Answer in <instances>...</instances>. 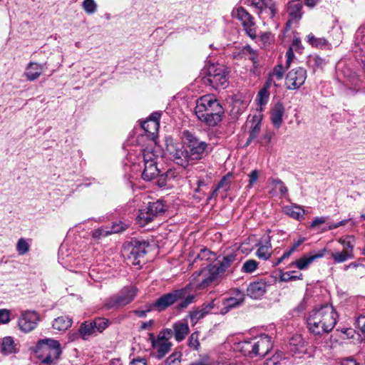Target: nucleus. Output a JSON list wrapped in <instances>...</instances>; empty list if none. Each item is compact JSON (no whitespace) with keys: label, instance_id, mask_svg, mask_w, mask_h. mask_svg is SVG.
<instances>
[{"label":"nucleus","instance_id":"obj_60","mask_svg":"<svg viewBox=\"0 0 365 365\" xmlns=\"http://www.w3.org/2000/svg\"><path fill=\"white\" fill-rule=\"evenodd\" d=\"M259 178V171L257 170H252L249 175L248 187H252Z\"/></svg>","mask_w":365,"mask_h":365},{"label":"nucleus","instance_id":"obj_31","mask_svg":"<svg viewBox=\"0 0 365 365\" xmlns=\"http://www.w3.org/2000/svg\"><path fill=\"white\" fill-rule=\"evenodd\" d=\"M271 242L269 236H267V240L265 242V245H260L257 250L256 255L259 259L264 260L268 259L271 256L270 252Z\"/></svg>","mask_w":365,"mask_h":365},{"label":"nucleus","instance_id":"obj_47","mask_svg":"<svg viewBox=\"0 0 365 365\" xmlns=\"http://www.w3.org/2000/svg\"><path fill=\"white\" fill-rule=\"evenodd\" d=\"M181 356V353L174 352L167 358L163 364H161L160 365H180Z\"/></svg>","mask_w":365,"mask_h":365},{"label":"nucleus","instance_id":"obj_56","mask_svg":"<svg viewBox=\"0 0 365 365\" xmlns=\"http://www.w3.org/2000/svg\"><path fill=\"white\" fill-rule=\"evenodd\" d=\"M305 241L304 237H300L297 241L294 242L292 245L285 251V252L288 255L289 257L292 255V254L295 252L297 247L301 245Z\"/></svg>","mask_w":365,"mask_h":365},{"label":"nucleus","instance_id":"obj_19","mask_svg":"<svg viewBox=\"0 0 365 365\" xmlns=\"http://www.w3.org/2000/svg\"><path fill=\"white\" fill-rule=\"evenodd\" d=\"M255 340L257 356H264L272 348V338L267 334H262L255 338Z\"/></svg>","mask_w":365,"mask_h":365},{"label":"nucleus","instance_id":"obj_62","mask_svg":"<svg viewBox=\"0 0 365 365\" xmlns=\"http://www.w3.org/2000/svg\"><path fill=\"white\" fill-rule=\"evenodd\" d=\"M287 61H286V67L288 68L290 66L292 61L294 57L293 47H289L286 53Z\"/></svg>","mask_w":365,"mask_h":365},{"label":"nucleus","instance_id":"obj_42","mask_svg":"<svg viewBox=\"0 0 365 365\" xmlns=\"http://www.w3.org/2000/svg\"><path fill=\"white\" fill-rule=\"evenodd\" d=\"M308 42L314 47L322 48L327 45L328 42L324 38H317L312 34L307 36Z\"/></svg>","mask_w":365,"mask_h":365},{"label":"nucleus","instance_id":"obj_39","mask_svg":"<svg viewBox=\"0 0 365 365\" xmlns=\"http://www.w3.org/2000/svg\"><path fill=\"white\" fill-rule=\"evenodd\" d=\"M269 92L266 91V88H261L257 93V104L260 106V110H263L264 106L269 101Z\"/></svg>","mask_w":365,"mask_h":365},{"label":"nucleus","instance_id":"obj_22","mask_svg":"<svg viewBox=\"0 0 365 365\" xmlns=\"http://www.w3.org/2000/svg\"><path fill=\"white\" fill-rule=\"evenodd\" d=\"M46 68V63H38L36 62H30L26 67L24 75L28 81H34L36 80Z\"/></svg>","mask_w":365,"mask_h":365},{"label":"nucleus","instance_id":"obj_15","mask_svg":"<svg viewBox=\"0 0 365 365\" xmlns=\"http://www.w3.org/2000/svg\"><path fill=\"white\" fill-rule=\"evenodd\" d=\"M39 321V316L35 311H25L19 319V326L21 331L28 333L34 330Z\"/></svg>","mask_w":365,"mask_h":365},{"label":"nucleus","instance_id":"obj_61","mask_svg":"<svg viewBox=\"0 0 365 365\" xmlns=\"http://www.w3.org/2000/svg\"><path fill=\"white\" fill-rule=\"evenodd\" d=\"M264 365H282L281 358L279 355H274L272 357L267 359Z\"/></svg>","mask_w":365,"mask_h":365},{"label":"nucleus","instance_id":"obj_7","mask_svg":"<svg viewBox=\"0 0 365 365\" xmlns=\"http://www.w3.org/2000/svg\"><path fill=\"white\" fill-rule=\"evenodd\" d=\"M168 209V205L162 200L150 202L148 205L139 210L137 217L138 223L145 226L158 216L163 215Z\"/></svg>","mask_w":365,"mask_h":365},{"label":"nucleus","instance_id":"obj_5","mask_svg":"<svg viewBox=\"0 0 365 365\" xmlns=\"http://www.w3.org/2000/svg\"><path fill=\"white\" fill-rule=\"evenodd\" d=\"M228 73L227 68L223 65L211 64L202 71L201 75L204 76L202 81L204 84L215 90L225 89L229 84Z\"/></svg>","mask_w":365,"mask_h":365},{"label":"nucleus","instance_id":"obj_57","mask_svg":"<svg viewBox=\"0 0 365 365\" xmlns=\"http://www.w3.org/2000/svg\"><path fill=\"white\" fill-rule=\"evenodd\" d=\"M228 175L223 176L222 179L220 180L218 184L216 185L217 189H224L225 190H227L230 187V182L228 180Z\"/></svg>","mask_w":365,"mask_h":365},{"label":"nucleus","instance_id":"obj_29","mask_svg":"<svg viewBox=\"0 0 365 365\" xmlns=\"http://www.w3.org/2000/svg\"><path fill=\"white\" fill-rule=\"evenodd\" d=\"M79 329L81 339L83 340H88L91 336L97 335L91 320L83 322L80 325Z\"/></svg>","mask_w":365,"mask_h":365},{"label":"nucleus","instance_id":"obj_26","mask_svg":"<svg viewBox=\"0 0 365 365\" xmlns=\"http://www.w3.org/2000/svg\"><path fill=\"white\" fill-rule=\"evenodd\" d=\"M284 113V107L282 103L275 104L271 111V121L274 127L279 128L282 123V116Z\"/></svg>","mask_w":365,"mask_h":365},{"label":"nucleus","instance_id":"obj_10","mask_svg":"<svg viewBox=\"0 0 365 365\" xmlns=\"http://www.w3.org/2000/svg\"><path fill=\"white\" fill-rule=\"evenodd\" d=\"M183 135L187 140L190 160H201L209 153V145L207 143L200 140L189 131H184Z\"/></svg>","mask_w":365,"mask_h":365},{"label":"nucleus","instance_id":"obj_41","mask_svg":"<svg viewBox=\"0 0 365 365\" xmlns=\"http://www.w3.org/2000/svg\"><path fill=\"white\" fill-rule=\"evenodd\" d=\"M296 271H290L286 272H282L279 276L280 281L282 282H289L294 281L297 279H302L303 275L302 273L297 274Z\"/></svg>","mask_w":365,"mask_h":365},{"label":"nucleus","instance_id":"obj_50","mask_svg":"<svg viewBox=\"0 0 365 365\" xmlns=\"http://www.w3.org/2000/svg\"><path fill=\"white\" fill-rule=\"evenodd\" d=\"M128 226V224L124 223L121 221L114 222H113L111 227L109 228V231L110 232V235L115 233H120L126 230Z\"/></svg>","mask_w":365,"mask_h":365},{"label":"nucleus","instance_id":"obj_2","mask_svg":"<svg viewBox=\"0 0 365 365\" xmlns=\"http://www.w3.org/2000/svg\"><path fill=\"white\" fill-rule=\"evenodd\" d=\"M338 314L332 305L324 304L310 311L307 317V327L313 336L320 337L331 331Z\"/></svg>","mask_w":365,"mask_h":365},{"label":"nucleus","instance_id":"obj_45","mask_svg":"<svg viewBox=\"0 0 365 365\" xmlns=\"http://www.w3.org/2000/svg\"><path fill=\"white\" fill-rule=\"evenodd\" d=\"M97 4L94 0H83L82 8L88 14H93L97 11Z\"/></svg>","mask_w":365,"mask_h":365},{"label":"nucleus","instance_id":"obj_48","mask_svg":"<svg viewBox=\"0 0 365 365\" xmlns=\"http://www.w3.org/2000/svg\"><path fill=\"white\" fill-rule=\"evenodd\" d=\"M30 249V245H29L26 240L24 238H20L16 244V251L20 255H24L26 254Z\"/></svg>","mask_w":365,"mask_h":365},{"label":"nucleus","instance_id":"obj_36","mask_svg":"<svg viewBox=\"0 0 365 365\" xmlns=\"http://www.w3.org/2000/svg\"><path fill=\"white\" fill-rule=\"evenodd\" d=\"M188 317L190 319L191 324L195 326L199 320L205 317V315L203 314L200 308L197 307L193 308L191 311L189 312Z\"/></svg>","mask_w":365,"mask_h":365},{"label":"nucleus","instance_id":"obj_13","mask_svg":"<svg viewBox=\"0 0 365 365\" xmlns=\"http://www.w3.org/2000/svg\"><path fill=\"white\" fill-rule=\"evenodd\" d=\"M232 15L234 18L239 19L244 27L247 35L252 39L257 36L255 23L254 18L243 7H238L233 9Z\"/></svg>","mask_w":365,"mask_h":365},{"label":"nucleus","instance_id":"obj_40","mask_svg":"<svg viewBox=\"0 0 365 365\" xmlns=\"http://www.w3.org/2000/svg\"><path fill=\"white\" fill-rule=\"evenodd\" d=\"M331 257L333 258L335 262L342 263L349 259H352L354 257V253H351L350 251L349 252H347L343 250L342 252H337L332 253Z\"/></svg>","mask_w":365,"mask_h":365},{"label":"nucleus","instance_id":"obj_46","mask_svg":"<svg viewBox=\"0 0 365 365\" xmlns=\"http://www.w3.org/2000/svg\"><path fill=\"white\" fill-rule=\"evenodd\" d=\"M175 177V173L172 170H167L165 173L160 174L158 178L157 183L160 187H165L166 181Z\"/></svg>","mask_w":365,"mask_h":365},{"label":"nucleus","instance_id":"obj_12","mask_svg":"<svg viewBox=\"0 0 365 365\" xmlns=\"http://www.w3.org/2000/svg\"><path fill=\"white\" fill-rule=\"evenodd\" d=\"M250 2L263 21L272 19L277 12V7L273 0H250Z\"/></svg>","mask_w":365,"mask_h":365},{"label":"nucleus","instance_id":"obj_53","mask_svg":"<svg viewBox=\"0 0 365 365\" xmlns=\"http://www.w3.org/2000/svg\"><path fill=\"white\" fill-rule=\"evenodd\" d=\"M211 256H215V254L207 248L201 249L200 253L197 255V258L200 260H210Z\"/></svg>","mask_w":365,"mask_h":365},{"label":"nucleus","instance_id":"obj_21","mask_svg":"<svg viewBox=\"0 0 365 365\" xmlns=\"http://www.w3.org/2000/svg\"><path fill=\"white\" fill-rule=\"evenodd\" d=\"M303 4L300 0H293L289 2L287 5V13L289 20L287 24L293 21H299L302 17Z\"/></svg>","mask_w":365,"mask_h":365},{"label":"nucleus","instance_id":"obj_58","mask_svg":"<svg viewBox=\"0 0 365 365\" xmlns=\"http://www.w3.org/2000/svg\"><path fill=\"white\" fill-rule=\"evenodd\" d=\"M10 321V312L9 310L0 309V324H7Z\"/></svg>","mask_w":365,"mask_h":365},{"label":"nucleus","instance_id":"obj_54","mask_svg":"<svg viewBox=\"0 0 365 365\" xmlns=\"http://www.w3.org/2000/svg\"><path fill=\"white\" fill-rule=\"evenodd\" d=\"M284 73V70L281 64H278L274 66L271 76H274L277 81L282 79Z\"/></svg>","mask_w":365,"mask_h":365},{"label":"nucleus","instance_id":"obj_24","mask_svg":"<svg viewBox=\"0 0 365 365\" xmlns=\"http://www.w3.org/2000/svg\"><path fill=\"white\" fill-rule=\"evenodd\" d=\"M173 336L177 341H182L190 332L188 323L186 321H178L173 324Z\"/></svg>","mask_w":365,"mask_h":365},{"label":"nucleus","instance_id":"obj_28","mask_svg":"<svg viewBox=\"0 0 365 365\" xmlns=\"http://www.w3.org/2000/svg\"><path fill=\"white\" fill-rule=\"evenodd\" d=\"M73 321L71 318L66 316H61L57 317L53 322V328L59 331L67 330L71 327Z\"/></svg>","mask_w":365,"mask_h":365},{"label":"nucleus","instance_id":"obj_14","mask_svg":"<svg viewBox=\"0 0 365 365\" xmlns=\"http://www.w3.org/2000/svg\"><path fill=\"white\" fill-rule=\"evenodd\" d=\"M307 78V70L302 67H297L290 70L286 76L287 88L289 90H296L300 88Z\"/></svg>","mask_w":365,"mask_h":365},{"label":"nucleus","instance_id":"obj_63","mask_svg":"<svg viewBox=\"0 0 365 365\" xmlns=\"http://www.w3.org/2000/svg\"><path fill=\"white\" fill-rule=\"evenodd\" d=\"M327 217H315L310 225L311 228H314L319 225L326 222Z\"/></svg>","mask_w":365,"mask_h":365},{"label":"nucleus","instance_id":"obj_4","mask_svg":"<svg viewBox=\"0 0 365 365\" xmlns=\"http://www.w3.org/2000/svg\"><path fill=\"white\" fill-rule=\"evenodd\" d=\"M237 255L230 253L217 259L215 264H210L200 269L197 274L198 287L205 289L218 282L219 277L237 259Z\"/></svg>","mask_w":365,"mask_h":365},{"label":"nucleus","instance_id":"obj_35","mask_svg":"<svg viewBox=\"0 0 365 365\" xmlns=\"http://www.w3.org/2000/svg\"><path fill=\"white\" fill-rule=\"evenodd\" d=\"M95 331L97 333H102L109 325L110 322L108 319L98 317L91 320Z\"/></svg>","mask_w":365,"mask_h":365},{"label":"nucleus","instance_id":"obj_44","mask_svg":"<svg viewBox=\"0 0 365 365\" xmlns=\"http://www.w3.org/2000/svg\"><path fill=\"white\" fill-rule=\"evenodd\" d=\"M258 267V262L255 259L246 260L241 268V272L243 273H252Z\"/></svg>","mask_w":365,"mask_h":365},{"label":"nucleus","instance_id":"obj_38","mask_svg":"<svg viewBox=\"0 0 365 365\" xmlns=\"http://www.w3.org/2000/svg\"><path fill=\"white\" fill-rule=\"evenodd\" d=\"M219 302L216 299L211 300L210 302H206L203 303L199 307L202 311L203 314L207 316L209 314L212 313L215 308H218Z\"/></svg>","mask_w":365,"mask_h":365},{"label":"nucleus","instance_id":"obj_64","mask_svg":"<svg viewBox=\"0 0 365 365\" xmlns=\"http://www.w3.org/2000/svg\"><path fill=\"white\" fill-rule=\"evenodd\" d=\"M351 218H349V219L343 220H341V221H340L339 222H336V223L331 224V225H329L328 230H331L338 228L340 226H344V225H346L351 220Z\"/></svg>","mask_w":365,"mask_h":365},{"label":"nucleus","instance_id":"obj_55","mask_svg":"<svg viewBox=\"0 0 365 365\" xmlns=\"http://www.w3.org/2000/svg\"><path fill=\"white\" fill-rule=\"evenodd\" d=\"M310 61L313 63L314 66L321 68L327 64L326 60L319 56H312Z\"/></svg>","mask_w":365,"mask_h":365},{"label":"nucleus","instance_id":"obj_51","mask_svg":"<svg viewBox=\"0 0 365 365\" xmlns=\"http://www.w3.org/2000/svg\"><path fill=\"white\" fill-rule=\"evenodd\" d=\"M110 235V232L109 231V227H102L95 230L92 233V237L94 239L99 240L102 237H106Z\"/></svg>","mask_w":365,"mask_h":365},{"label":"nucleus","instance_id":"obj_25","mask_svg":"<svg viewBox=\"0 0 365 365\" xmlns=\"http://www.w3.org/2000/svg\"><path fill=\"white\" fill-rule=\"evenodd\" d=\"M289 349L293 354H302L306 351L305 342L300 335L293 336L290 339Z\"/></svg>","mask_w":365,"mask_h":365},{"label":"nucleus","instance_id":"obj_23","mask_svg":"<svg viewBox=\"0 0 365 365\" xmlns=\"http://www.w3.org/2000/svg\"><path fill=\"white\" fill-rule=\"evenodd\" d=\"M245 300L244 294L238 292L236 297H228L222 301L223 307L220 310L221 314H225L231 309L242 304Z\"/></svg>","mask_w":365,"mask_h":365},{"label":"nucleus","instance_id":"obj_59","mask_svg":"<svg viewBox=\"0 0 365 365\" xmlns=\"http://www.w3.org/2000/svg\"><path fill=\"white\" fill-rule=\"evenodd\" d=\"M272 135L273 134L272 132H265L259 140V143L262 145L269 143L272 138Z\"/></svg>","mask_w":365,"mask_h":365},{"label":"nucleus","instance_id":"obj_8","mask_svg":"<svg viewBox=\"0 0 365 365\" xmlns=\"http://www.w3.org/2000/svg\"><path fill=\"white\" fill-rule=\"evenodd\" d=\"M149 246V242L145 240L132 239L124 246L122 254L133 264L138 265L140 263V259L145 255Z\"/></svg>","mask_w":365,"mask_h":365},{"label":"nucleus","instance_id":"obj_16","mask_svg":"<svg viewBox=\"0 0 365 365\" xmlns=\"http://www.w3.org/2000/svg\"><path fill=\"white\" fill-rule=\"evenodd\" d=\"M149 340L153 348V355L160 359L163 358L171 349L172 343L170 341H165L159 338L155 339L154 334H149Z\"/></svg>","mask_w":365,"mask_h":365},{"label":"nucleus","instance_id":"obj_11","mask_svg":"<svg viewBox=\"0 0 365 365\" xmlns=\"http://www.w3.org/2000/svg\"><path fill=\"white\" fill-rule=\"evenodd\" d=\"M136 295V289L125 287L118 293L108 297L104 302V307L107 309H118L130 304Z\"/></svg>","mask_w":365,"mask_h":365},{"label":"nucleus","instance_id":"obj_27","mask_svg":"<svg viewBox=\"0 0 365 365\" xmlns=\"http://www.w3.org/2000/svg\"><path fill=\"white\" fill-rule=\"evenodd\" d=\"M323 256V254H317L314 255H312L309 257H303L297 261L291 263L289 267H292L295 265L299 269L304 270L308 268V267L317 258H320Z\"/></svg>","mask_w":365,"mask_h":365},{"label":"nucleus","instance_id":"obj_3","mask_svg":"<svg viewBox=\"0 0 365 365\" xmlns=\"http://www.w3.org/2000/svg\"><path fill=\"white\" fill-rule=\"evenodd\" d=\"M195 113L205 125L215 127L222 121L225 110L214 96L205 95L196 101Z\"/></svg>","mask_w":365,"mask_h":365},{"label":"nucleus","instance_id":"obj_9","mask_svg":"<svg viewBox=\"0 0 365 365\" xmlns=\"http://www.w3.org/2000/svg\"><path fill=\"white\" fill-rule=\"evenodd\" d=\"M142 152L143 170L141 176L144 180L150 181L158 178L160 173V170L157 166L158 155L155 154L151 147L143 148Z\"/></svg>","mask_w":365,"mask_h":365},{"label":"nucleus","instance_id":"obj_52","mask_svg":"<svg viewBox=\"0 0 365 365\" xmlns=\"http://www.w3.org/2000/svg\"><path fill=\"white\" fill-rule=\"evenodd\" d=\"M173 336V329H164L161 330L157 338H159L160 340L165 341H170L169 339Z\"/></svg>","mask_w":365,"mask_h":365},{"label":"nucleus","instance_id":"obj_34","mask_svg":"<svg viewBox=\"0 0 365 365\" xmlns=\"http://www.w3.org/2000/svg\"><path fill=\"white\" fill-rule=\"evenodd\" d=\"M1 351L6 354H10L14 352L15 350V344L14 341L11 336L4 337L2 340V343L1 345Z\"/></svg>","mask_w":365,"mask_h":365},{"label":"nucleus","instance_id":"obj_32","mask_svg":"<svg viewBox=\"0 0 365 365\" xmlns=\"http://www.w3.org/2000/svg\"><path fill=\"white\" fill-rule=\"evenodd\" d=\"M253 120L255 122L251 128L250 136L245 144L247 146L249 145L252 142V140L258 136L261 129V120L258 119L256 116L253 118Z\"/></svg>","mask_w":365,"mask_h":365},{"label":"nucleus","instance_id":"obj_6","mask_svg":"<svg viewBox=\"0 0 365 365\" xmlns=\"http://www.w3.org/2000/svg\"><path fill=\"white\" fill-rule=\"evenodd\" d=\"M36 352L42 363L51 365L59 358L62 350L58 341L44 339L39 340L36 344Z\"/></svg>","mask_w":365,"mask_h":365},{"label":"nucleus","instance_id":"obj_30","mask_svg":"<svg viewBox=\"0 0 365 365\" xmlns=\"http://www.w3.org/2000/svg\"><path fill=\"white\" fill-rule=\"evenodd\" d=\"M255 340L244 341L240 343V350L245 356L254 357L257 356Z\"/></svg>","mask_w":365,"mask_h":365},{"label":"nucleus","instance_id":"obj_20","mask_svg":"<svg viewBox=\"0 0 365 365\" xmlns=\"http://www.w3.org/2000/svg\"><path fill=\"white\" fill-rule=\"evenodd\" d=\"M267 287V284L264 280L251 282L247 288V294L252 299H259L266 293Z\"/></svg>","mask_w":365,"mask_h":365},{"label":"nucleus","instance_id":"obj_1","mask_svg":"<svg viewBox=\"0 0 365 365\" xmlns=\"http://www.w3.org/2000/svg\"><path fill=\"white\" fill-rule=\"evenodd\" d=\"M195 298L196 294L192 291V287L187 285L185 287L174 289L170 292L163 294L153 304H147L145 309H135L133 313L136 316L143 318L146 317L147 313L153 309L162 312L175 304H177L176 309L181 311L192 304Z\"/></svg>","mask_w":365,"mask_h":365},{"label":"nucleus","instance_id":"obj_43","mask_svg":"<svg viewBox=\"0 0 365 365\" xmlns=\"http://www.w3.org/2000/svg\"><path fill=\"white\" fill-rule=\"evenodd\" d=\"M272 185L273 187L272 192L278 190L282 196L285 195L288 192V189L284 183L279 178L273 179L272 180Z\"/></svg>","mask_w":365,"mask_h":365},{"label":"nucleus","instance_id":"obj_33","mask_svg":"<svg viewBox=\"0 0 365 365\" xmlns=\"http://www.w3.org/2000/svg\"><path fill=\"white\" fill-rule=\"evenodd\" d=\"M284 212L287 215L296 220L303 217L305 213L304 210L297 205L287 206L284 207Z\"/></svg>","mask_w":365,"mask_h":365},{"label":"nucleus","instance_id":"obj_18","mask_svg":"<svg viewBox=\"0 0 365 365\" xmlns=\"http://www.w3.org/2000/svg\"><path fill=\"white\" fill-rule=\"evenodd\" d=\"M141 127L144 132L143 134H141V137L148 138L152 147L155 144L159 123H157L156 120H147L142 123Z\"/></svg>","mask_w":365,"mask_h":365},{"label":"nucleus","instance_id":"obj_49","mask_svg":"<svg viewBox=\"0 0 365 365\" xmlns=\"http://www.w3.org/2000/svg\"><path fill=\"white\" fill-rule=\"evenodd\" d=\"M188 346L193 350H198L200 346V344L199 341V332L195 331L192 333V334L189 336Z\"/></svg>","mask_w":365,"mask_h":365},{"label":"nucleus","instance_id":"obj_17","mask_svg":"<svg viewBox=\"0 0 365 365\" xmlns=\"http://www.w3.org/2000/svg\"><path fill=\"white\" fill-rule=\"evenodd\" d=\"M172 160L178 165L182 168H186L189 165L190 160L187 150L182 146L180 148L171 147L169 149Z\"/></svg>","mask_w":365,"mask_h":365},{"label":"nucleus","instance_id":"obj_37","mask_svg":"<svg viewBox=\"0 0 365 365\" xmlns=\"http://www.w3.org/2000/svg\"><path fill=\"white\" fill-rule=\"evenodd\" d=\"M339 242L344 247V251L353 253V250L355 243V238L354 236H346L345 238L339 239Z\"/></svg>","mask_w":365,"mask_h":365}]
</instances>
